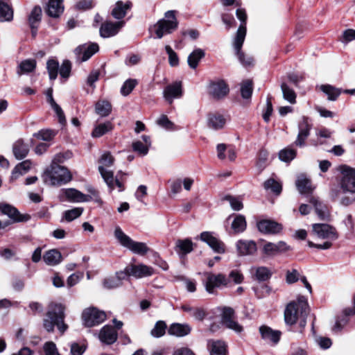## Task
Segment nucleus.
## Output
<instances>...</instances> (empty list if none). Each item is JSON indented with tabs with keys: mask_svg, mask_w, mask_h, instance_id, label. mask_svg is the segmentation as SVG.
I'll return each instance as SVG.
<instances>
[{
	"mask_svg": "<svg viewBox=\"0 0 355 355\" xmlns=\"http://www.w3.org/2000/svg\"><path fill=\"white\" fill-rule=\"evenodd\" d=\"M309 309L306 300L300 297L297 301L288 304L284 311V320L286 324L293 325L299 321L300 326L304 327Z\"/></svg>",
	"mask_w": 355,
	"mask_h": 355,
	"instance_id": "obj_1",
	"label": "nucleus"
},
{
	"mask_svg": "<svg viewBox=\"0 0 355 355\" xmlns=\"http://www.w3.org/2000/svg\"><path fill=\"white\" fill-rule=\"evenodd\" d=\"M64 311L65 307L62 304L51 302L49 305L46 318L43 321V326L47 331L52 332L55 326L62 334L67 329L68 326L64 322Z\"/></svg>",
	"mask_w": 355,
	"mask_h": 355,
	"instance_id": "obj_2",
	"label": "nucleus"
},
{
	"mask_svg": "<svg viewBox=\"0 0 355 355\" xmlns=\"http://www.w3.org/2000/svg\"><path fill=\"white\" fill-rule=\"evenodd\" d=\"M312 232L318 239L327 240L322 244H315L311 241H308L309 247L320 250L329 249L332 246V241L336 240L338 237L336 230L327 223L313 224Z\"/></svg>",
	"mask_w": 355,
	"mask_h": 355,
	"instance_id": "obj_3",
	"label": "nucleus"
},
{
	"mask_svg": "<svg viewBox=\"0 0 355 355\" xmlns=\"http://www.w3.org/2000/svg\"><path fill=\"white\" fill-rule=\"evenodd\" d=\"M71 178L69 171L58 164H52L51 169L46 170L42 175L44 183L51 186L66 184L71 181Z\"/></svg>",
	"mask_w": 355,
	"mask_h": 355,
	"instance_id": "obj_4",
	"label": "nucleus"
},
{
	"mask_svg": "<svg viewBox=\"0 0 355 355\" xmlns=\"http://www.w3.org/2000/svg\"><path fill=\"white\" fill-rule=\"evenodd\" d=\"M114 236L122 246L128 248L135 254L144 255L149 250L146 243L133 241L130 237L126 235L119 226L116 227L114 230Z\"/></svg>",
	"mask_w": 355,
	"mask_h": 355,
	"instance_id": "obj_5",
	"label": "nucleus"
},
{
	"mask_svg": "<svg viewBox=\"0 0 355 355\" xmlns=\"http://www.w3.org/2000/svg\"><path fill=\"white\" fill-rule=\"evenodd\" d=\"M178 24L175 11H167L164 18L159 20L155 25L157 37L161 39L164 35L171 33L178 28Z\"/></svg>",
	"mask_w": 355,
	"mask_h": 355,
	"instance_id": "obj_6",
	"label": "nucleus"
},
{
	"mask_svg": "<svg viewBox=\"0 0 355 355\" xmlns=\"http://www.w3.org/2000/svg\"><path fill=\"white\" fill-rule=\"evenodd\" d=\"M246 28L242 25L240 26L234 41V47L236 51V54L241 64L244 66H250L253 64V58L251 56L246 55L243 52H241V47L244 42Z\"/></svg>",
	"mask_w": 355,
	"mask_h": 355,
	"instance_id": "obj_7",
	"label": "nucleus"
},
{
	"mask_svg": "<svg viewBox=\"0 0 355 355\" xmlns=\"http://www.w3.org/2000/svg\"><path fill=\"white\" fill-rule=\"evenodd\" d=\"M82 318L85 327H92L104 322L106 319V314L104 311L92 307L84 310Z\"/></svg>",
	"mask_w": 355,
	"mask_h": 355,
	"instance_id": "obj_8",
	"label": "nucleus"
},
{
	"mask_svg": "<svg viewBox=\"0 0 355 355\" xmlns=\"http://www.w3.org/2000/svg\"><path fill=\"white\" fill-rule=\"evenodd\" d=\"M0 213L7 216L12 223L26 222L31 218L28 214H20L16 207L6 202H0Z\"/></svg>",
	"mask_w": 355,
	"mask_h": 355,
	"instance_id": "obj_9",
	"label": "nucleus"
},
{
	"mask_svg": "<svg viewBox=\"0 0 355 355\" xmlns=\"http://www.w3.org/2000/svg\"><path fill=\"white\" fill-rule=\"evenodd\" d=\"M128 276H133L136 278H144L153 275L155 273L153 268L143 263L131 264L125 267L124 270Z\"/></svg>",
	"mask_w": 355,
	"mask_h": 355,
	"instance_id": "obj_10",
	"label": "nucleus"
},
{
	"mask_svg": "<svg viewBox=\"0 0 355 355\" xmlns=\"http://www.w3.org/2000/svg\"><path fill=\"white\" fill-rule=\"evenodd\" d=\"M207 281L205 282V289L209 293H214V289L221 286H227L228 279L223 274L207 273Z\"/></svg>",
	"mask_w": 355,
	"mask_h": 355,
	"instance_id": "obj_11",
	"label": "nucleus"
},
{
	"mask_svg": "<svg viewBox=\"0 0 355 355\" xmlns=\"http://www.w3.org/2000/svg\"><path fill=\"white\" fill-rule=\"evenodd\" d=\"M221 322L228 329L236 332H241L243 327L235 320L234 311L231 307H223L221 313Z\"/></svg>",
	"mask_w": 355,
	"mask_h": 355,
	"instance_id": "obj_12",
	"label": "nucleus"
},
{
	"mask_svg": "<svg viewBox=\"0 0 355 355\" xmlns=\"http://www.w3.org/2000/svg\"><path fill=\"white\" fill-rule=\"evenodd\" d=\"M98 49L99 47L96 43L84 44L75 49L74 54L78 61L85 62L98 51Z\"/></svg>",
	"mask_w": 355,
	"mask_h": 355,
	"instance_id": "obj_13",
	"label": "nucleus"
},
{
	"mask_svg": "<svg viewBox=\"0 0 355 355\" xmlns=\"http://www.w3.org/2000/svg\"><path fill=\"white\" fill-rule=\"evenodd\" d=\"M207 89L209 94L215 99H221L229 92L228 85L223 80L210 82Z\"/></svg>",
	"mask_w": 355,
	"mask_h": 355,
	"instance_id": "obj_14",
	"label": "nucleus"
},
{
	"mask_svg": "<svg viewBox=\"0 0 355 355\" xmlns=\"http://www.w3.org/2000/svg\"><path fill=\"white\" fill-rule=\"evenodd\" d=\"M341 188L345 191L355 193V171L349 167L343 166Z\"/></svg>",
	"mask_w": 355,
	"mask_h": 355,
	"instance_id": "obj_15",
	"label": "nucleus"
},
{
	"mask_svg": "<svg viewBox=\"0 0 355 355\" xmlns=\"http://www.w3.org/2000/svg\"><path fill=\"white\" fill-rule=\"evenodd\" d=\"M200 239L206 243L214 252L217 253H224L225 245L218 239L209 232H203L200 234Z\"/></svg>",
	"mask_w": 355,
	"mask_h": 355,
	"instance_id": "obj_16",
	"label": "nucleus"
},
{
	"mask_svg": "<svg viewBox=\"0 0 355 355\" xmlns=\"http://www.w3.org/2000/svg\"><path fill=\"white\" fill-rule=\"evenodd\" d=\"M182 95V89L181 82L177 81L168 85L163 91L164 98L169 104L173 103L174 98H179Z\"/></svg>",
	"mask_w": 355,
	"mask_h": 355,
	"instance_id": "obj_17",
	"label": "nucleus"
},
{
	"mask_svg": "<svg viewBox=\"0 0 355 355\" xmlns=\"http://www.w3.org/2000/svg\"><path fill=\"white\" fill-rule=\"evenodd\" d=\"M289 250L290 247L284 241H279L276 243L268 242L263 246V253L267 257H272Z\"/></svg>",
	"mask_w": 355,
	"mask_h": 355,
	"instance_id": "obj_18",
	"label": "nucleus"
},
{
	"mask_svg": "<svg viewBox=\"0 0 355 355\" xmlns=\"http://www.w3.org/2000/svg\"><path fill=\"white\" fill-rule=\"evenodd\" d=\"M98 171L110 190H114L115 186H116L119 191H123L124 187L123 183L117 178H114L112 171L107 170L103 168V166H98Z\"/></svg>",
	"mask_w": 355,
	"mask_h": 355,
	"instance_id": "obj_19",
	"label": "nucleus"
},
{
	"mask_svg": "<svg viewBox=\"0 0 355 355\" xmlns=\"http://www.w3.org/2000/svg\"><path fill=\"white\" fill-rule=\"evenodd\" d=\"M118 338V334L114 327L110 325H105L99 331L98 338L104 344L112 345Z\"/></svg>",
	"mask_w": 355,
	"mask_h": 355,
	"instance_id": "obj_20",
	"label": "nucleus"
},
{
	"mask_svg": "<svg viewBox=\"0 0 355 355\" xmlns=\"http://www.w3.org/2000/svg\"><path fill=\"white\" fill-rule=\"evenodd\" d=\"M124 21L105 22L100 28V35L103 37H112L118 33L119 30L123 26Z\"/></svg>",
	"mask_w": 355,
	"mask_h": 355,
	"instance_id": "obj_21",
	"label": "nucleus"
},
{
	"mask_svg": "<svg viewBox=\"0 0 355 355\" xmlns=\"http://www.w3.org/2000/svg\"><path fill=\"white\" fill-rule=\"evenodd\" d=\"M62 192L67 200L69 202H89L92 199V196L85 195L80 191L73 188L64 189Z\"/></svg>",
	"mask_w": 355,
	"mask_h": 355,
	"instance_id": "obj_22",
	"label": "nucleus"
},
{
	"mask_svg": "<svg viewBox=\"0 0 355 355\" xmlns=\"http://www.w3.org/2000/svg\"><path fill=\"white\" fill-rule=\"evenodd\" d=\"M258 230L264 234H277L282 230L281 224L271 220H263L257 223Z\"/></svg>",
	"mask_w": 355,
	"mask_h": 355,
	"instance_id": "obj_23",
	"label": "nucleus"
},
{
	"mask_svg": "<svg viewBox=\"0 0 355 355\" xmlns=\"http://www.w3.org/2000/svg\"><path fill=\"white\" fill-rule=\"evenodd\" d=\"M311 125L309 124L307 119H304L299 124V132L294 142L296 146L303 147L304 146L305 141L309 135Z\"/></svg>",
	"mask_w": 355,
	"mask_h": 355,
	"instance_id": "obj_24",
	"label": "nucleus"
},
{
	"mask_svg": "<svg viewBox=\"0 0 355 355\" xmlns=\"http://www.w3.org/2000/svg\"><path fill=\"white\" fill-rule=\"evenodd\" d=\"M127 278L125 271H119L114 276L106 278L103 281V287L107 289L115 288L122 284V281Z\"/></svg>",
	"mask_w": 355,
	"mask_h": 355,
	"instance_id": "obj_25",
	"label": "nucleus"
},
{
	"mask_svg": "<svg viewBox=\"0 0 355 355\" xmlns=\"http://www.w3.org/2000/svg\"><path fill=\"white\" fill-rule=\"evenodd\" d=\"M191 331V327L188 324L173 323L168 330V333L176 337H183L189 335Z\"/></svg>",
	"mask_w": 355,
	"mask_h": 355,
	"instance_id": "obj_26",
	"label": "nucleus"
},
{
	"mask_svg": "<svg viewBox=\"0 0 355 355\" xmlns=\"http://www.w3.org/2000/svg\"><path fill=\"white\" fill-rule=\"evenodd\" d=\"M236 248L239 254L242 256L252 254L257 251L256 243L252 241L239 240Z\"/></svg>",
	"mask_w": 355,
	"mask_h": 355,
	"instance_id": "obj_27",
	"label": "nucleus"
},
{
	"mask_svg": "<svg viewBox=\"0 0 355 355\" xmlns=\"http://www.w3.org/2000/svg\"><path fill=\"white\" fill-rule=\"evenodd\" d=\"M226 121V118L218 113L209 114L207 117V124L209 128L215 130L223 128Z\"/></svg>",
	"mask_w": 355,
	"mask_h": 355,
	"instance_id": "obj_28",
	"label": "nucleus"
},
{
	"mask_svg": "<svg viewBox=\"0 0 355 355\" xmlns=\"http://www.w3.org/2000/svg\"><path fill=\"white\" fill-rule=\"evenodd\" d=\"M259 331L263 339L272 342L274 344H277L279 342L282 334L281 331L272 330L266 326H261L259 328Z\"/></svg>",
	"mask_w": 355,
	"mask_h": 355,
	"instance_id": "obj_29",
	"label": "nucleus"
},
{
	"mask_svg": "<svg viewBox=\"0 0 355 355\" xmlns=\"http://www.w3.org/2000/svg\"><path fill=\"white\" fill-rule=\"evenodd\" d=\"M62 254L57 249L49 250L43 255V260L48 266H56L62 261Z\"/></svg>",
	"mask_w": 355,
	"mask_h": 355,
	"instance_id": "obj_30",
	"label": "nucleus"
},
{
	"mask_svg": "<svg viewBox=\"0 0 355 355\" xmlns=\"http://www.w3.org/2000/svg\"><path fill=\"white\" fill-rule=\"evenodd\" d=\"M296 187L300 193L306 194L311 193L314 189L310 179L304 175H300L296 180Z\"/></svg>",
	"mask_w": 355,
	"mask_h": 355,
	"instance_id": "obj_31",
	"label": "nucleus"
},
{
	"mask_svg": "<svg viewBox=\"0 0 355 355\" xmlns=\"http://www.w3.org/2000/svg\"><path fill=\"white\" fill-rule=\"evenodd\" d=\"M205 55V52L203 49L200 48L195 49L187 58V63L189 67L192 69H196Z\"/></svg>",
	"mask_w": 355,
	"mask_h": 355,
	"instance_id": "obj_32",
	"label": "nucleus"
},
{
	"mask_svg": "<svg viewBox=\"0 0 355 355\" xmlns=\"http://www.w3.org/2000/svg\"><path fill=\"white\" fill-rule=\"evenodd\" d=\"M132 4L130 1L123 3L121 1H119L116 3L114 8L112 10V15L116 19H121L123 18L127 10L130 8Z\"/></svg>",
	"mask_w": 355,
	"mask_h": 355,
	"instance_id": "obj_33",
	"label": "nucleus"
},
{
	"mask_svg": "<svg viewBox=\"0 0 355 355\" xmlns=\"http://www.w3.org/2000/svg\"><path fill=\"white\" fill-rule=\"evenodd\" d=\"M309 202L315 207V211L318 218L321 220H326L329 218V214L327 207L323 205L315 197H311Z\"/></svg>",
	"mask_w": 355,
	"mask_h": 355,
	"instance_id": "obj_34",
	"label": "nucleus"
},
{
	"mask_svg": "<svg viewBox=\"0 0 355 355\" xmlns=\"http://www.w3.org/2000/svg\"><path fill=\"white\" fill-rule=\"evenodd\" d=\"M46 97H47V101L49 103V104L51 105L52 109L56 113V114H57V116L58 117V119H59V122L61 124H64L65 122H66V119H65L64 112H63L62 108L54 101V99L53 98V90H52V89L50 88V89H49L47 90V92H46Z\"/></svg>",
	"mask_w": 355,
	"mask_h": 355,
	"instance_id": "obj_35",
	"label": "nucleus"
},
{
	"mask_svg": "<svg viewBox=\"0 0 355 355\" xmlns=\"http://www.w3.org/2000/svg\"><path fill=\"white\" fill-rule=\"evenodd\" d=\"M12 152L17 159H22L28 155L29 148L22 140H17L13 144Z\"/></svg>",
	"mask_w": 355,
	"mask_h": 355,
	"instance_id": "obj_36",
	"label": "nucleus"
},
{
	"mask_svg": "<svg viewBox=\"0 0 355 355\" xmlns=\"http://www.w3.org/2000/svg\"><path fill=\"white\" fill-rule=\"evenodd\" d=\"M193 250V242L189 239H179L175 243V251L183 256Z\"/></svg>",
	"mask_w": 355,
	"mask_h": 355,
	"instance_id": "obj_37",
	"label": "nucleus"
},
{
	"mask_svg": "<svg viewBox=\"0 0 355 355\" xmlns=\"http://www.w3.org/2000/svg\"><path fill=\"white\" fill-rule=\"evenodd\" d=\"M181 309L188 313L191 316L198 320H202L206 316V311L202 308L193 307L189 304H183Z\"/></svg>",
	"mask_w": 355,
	"mask_h": 355,
	"instance_id": "obj_38",
	"label": "nucleus"
},
{
	"mask_svg": "<svg viewBox=\"0 0 355 355\" xmlns=\"http://www.w3.org/2000/svg\"><path fill=\"white\" fill-rule=\"evenodd\" d=\"M63 6L61 0H49L46 12L52 17H58L63 12Z\"/></svg>",
	"mask_w": 355,
	"mask_h": 355,
	"instance_id": "obj_39",
	"label": "nucleus"
},
{
	"mask_svg": "<svg viewBox=\"0 0 355 355\" xmlns=\"http://www.w3.org/2000/svg\"><path fill=\"white\" fill-rule=\"evenodd\" d=\"M31 162L28 159L18 164L12 171L11 179L16 180L20 175L27 173L31 168Z\"/></svg>",
	"mask_w": 355,
	"mask_h": 355,
	"instance_id": "obj_40",
	"label": "nucleus"
},
{
	"mask_svg": "<svg viewBox=\"0 0 355 355\" xmlns=\"http://www.w3.org/2000/svg\"><path fill=\"white\" fill-rule=\"evenodd\" d=\"M13 19V10L6 3L0 0V21H10Z\"/></svg>",
	"mask_w": 355,
	"mask_h": 355,
	"instance_id": "obj_41",
	"label": "nucleus"
},
{
	"mask_svg": "<svg viewBox=\"0 0 355 355\" xmlns=\"http://www.w3.org/2000/svg\"><path fill=\"white\" fill-rule=\"evenodd\" d=\"M251 271L254 273L257 279L259 282L266 281L270 279L272 275L270 270L265 266L253 267L251 268Z\"/></svg>",
	"mask_w": 355,
	"mask_h": 355,
	"instance_id": "obj_42",
	"label": "nucleus"
},
{
	"mask_svg": "<svg viewBox=\"0 0 355 355\" xmlns=\"http://www.w3.org/2000/svg\"><path fill=\"white\" fill-rule=\"evenodd\" d=\"M42 17V9L40 6H35L28 17V21L31 28L33 29V33L35 32L33 29L37 28L38 24L40 23Z\"/></svg>",
	"mask_w": 355,
	"mask_h": 355,
	"instance_id": "obj_43",
	"label": "nucleus"
},
{
	"mask_svg": "<svg viewBox=\"0 0 355 355\" xmlns=\"http://www.w3.org/2000/svg\"><path fill=\"white\" fill-rule=\"evenodd\" d=\"M247 227L246 220L244 216L236 215L232 223V229L234 233H241L245 230Z\"/></svg>",
	"mask_w": 355,
	"mask_h": 355,
	"instance_id": "obj_44",
	"label": "nucleus"
},
{
	"mask_svg": "<svg viewBox=\"0 0 355 355\" xmlns=\"http://www.w3.org/2000/svg\"><path fill=\"white\" fill-rule=\"evenodd\" d=\"M96 112L101 116H107L112 110L111 104L107 101H99L96 103Z\"/></svg>",
	"mask_w": 355,
	"mask_h": 355,
	"instance_id": "obj_45",
	"label": "nucleus"
},
{
	"mask_svg": "<svg viewBox=\"0 0 355 355\" xmlns=\"http://www.w3.org/2000/svg\"><path fill=\"white\" fill-rule=\"evenodd\" d=\"M83 212V208L82 207H76L69 210H67L63 214V218H62L61 222H62L64 220L67 222H71L80 216Z\"/></svg>",
	"mask_w": 355,
	"mask_h": 355,
	"instance_id": "obj_46",
	"label": "nucleus"
},
{
	"mask_svg": "<svg viewBox=\"0 0 355 355\" xmlns=\"http://www.w3.org/2000/svg\"><path fill=\"white\" fill-rule=\"evenodd\" d=\"M113 125L111 122L107 121L106 123H101L96 126L94 129L92 135L94 137H100L107 133V132L112 130Z\"/></svg>",
	"mask_w": 355,
	"mask_h": 355,
	"instance_id": "obj_47",
	"label": "nucleus"
},
{
	"mask_svg": "<svg viewBox=\"0 0 355 355\" xmlns=\"http://www.w3.org/2000/svg\"><path fill=\"white\" fill-rule=\"evenodd\" d=\"M281 89L283 94L284 98L291 104L296 102V94L293 89L289 87L286 83H283L281 85Z\"/></svg>",
	"mask_w": 355,
	"mask_h": 355,
	"instance_id": "obj_48",
	"label": "nucleus"
},
{
	"mask_svg": "<svg viewBox=\"0 0 355 355\" xmlns=\"http://www.w3.org/2000/svg\"><path fill=\"white\" fill-rule=\"evenodd\" d=\"M211 355H227L225 343L220 340L211 341Z\"/></svg>",
	"mask_w": 355,
	"mask_h": 355,
	"instance_id": "obj_49",
	"label": "nucleus"
},
{
	"mask_svg": "<svg viewBox=\"0 0 355 355\" xmlns=\"http://www.w3.org/2000/svg\"><path fill=\"white\" fill-rule=\"evenodd\" d=\"M266 190H270L272 192L278 195L282 191V184L273 178L267 180L263 184Z\"/></svg>",
	"mask_w": 355,
	"mask_h": 355,
	"instance_id": "obj_50",
	"label": "nucleus"
},
{
	"mask_svg": "<svg viewBox=\"0 0 355 355\" xmlns=\"http://www.w3.org/2000/svg\"><path fill=\"white\" fill-rule=\"evenodd\" d=\"M241 96L245 99H249L252 94V81L251 80H245L241 85Z\"/></svg>",
	"mask_w": 355,
	"mask_h": 355,
	"instance_id": "obj_51",
	"label": "nucleus"
},
{
	"mask_svg": "<svg viewBox=\"0 0 355 355\" xmlns=\"http://www.w3.org/2000/svg\"><path fill=\"white\" fill-rule=\"evenodd\" d=\"M36 67V62L35 60H26L22 61L19 66V71L18 74L21 75L23 73H29L33 71Z\"/></svg>",
	"mask_w": 355,
	"mask_h": 355,
	"instance_id": "obj_52",
	"label": "nucleus"
},
{
	"mask_svg": "<svg viewBox=\"0 0 355 355\" xmlns=\"http://www.w3.org/2000/svg\"><path fill=\"white\" fill-rule=\"evenodd\" d=\"M46 69L49 73V78L55 80L58 76L59 69V63L55 60H49L46 63Z\"/></svg>",
	"mask_w": 355,
	"mask_h": 355,
	"instance_id": "obj_53",
	"label": "nucleus"
},
{
	"mask_svg": "<svg viewBox=\"0 0 355 355\" xmlns=\"http://www.w3.org/2000/svg\"><path fill=\"white\" fill-rule=\"evenodd\" d=\"M137 83L136 79L130 78L126 80L121 88V94L124 96H128L134 89Z\"/></svg>",
	"mask_w": 355,
	"mask_h": 355,
	"instance_id": "obj_54",
	"label": "nucleus"
},
{
	"mask_svg": "<svg viewBox=\"0 0 355 355\" xmlns=\"http://www.w3.org/2000/svg\"><path fill=\"white\" fill-rule=\"evenodd\" d=\"M166 329V323L164 321L159 320L155 323L154 328L150 331V334L153 337L159 338L164 335Z\"/></svg>",
	"mask_w": 355,
	"mask_h": 355,
	"instance_id": "obj_55",
	"label": "nucleus"
},
{
	"mask_svg": "<svg viewBox=\"0 0 355 355\" xmlns=\"http://www.w3.org/2000/svg\"><path fill=\"white\" fill-rule=\"evenodd\" d=\"M296 156V151L292 148H286L279 153V159L285 162L293 160Z\"/></svg>",
	"mask_w": 355,
	"mask_h": 355,
	"instance_id": "obj_56",
	"label": "nucleus"
},
{
	"mask_svg": "<svg viewBox=\"0 0 355 355\" xmlns=\"http://www.w3.org/2000/svg\"><path fill=\"white\" fill-rule=\"evenodd\" d=\"M224 200L229 202L230 207L234 211H240L243 207L242 200L239 198L228 195L224 197Z\"/></svg>",
	"mask_w": 355,
	"mask_h": 355,
	"instance_id": "obj_57",
	"label": "nucleus"
},
{
	"mask_svg": "<svg viewBox=\"0 0 355 355\" xmlns=\"http://www.w3.org/2000/svg\"><path fill=\"white\" fill-rule=\"evenodd\" d=\"M268 158V153L266 150H261L258 154L257 167L261 171L266 167Z\"/></svg>",
	"mask_w": 355,
	"mask_h": 355,
	"instance_id": "obj_58",
	"label": "nucleus"
},
{
	"mask_svg": "<svg viewBox=\"0 0 355 355\" xmlns=\"http://www.w3.org/2000/svg\"><path fill=\"white\" fill-rule=\"evenodd\" d=\"M321 90L328 96L330 101H334L339 96L340 92L331 85H321Z\"/></svg>",
	"mask_w": 355,
	"mask_h": 355,
	"instance_id": "obj_59",
	"label": "nucleus"
},
{
	"mask_svg": "<svg viewBox=\"0 0 355 355\" xmlns=\"http://www.w3.org/2000/svg\"><path fill=\"white\" fill-rule=\"evenodd\" d=\"M114 162V158L109 152H105L99 159L100 165L98 166L109 167L111 166Z\"/></svg>",
	"mask_w": 355,
	"mask_h": 355,
	"instance_id": "obj_60",
	"label": "nucleus"
},
{
	"mask_svg": "<svg viewBox=\"0 0 355 355\" xmlns=\"http://www.w3.org/2000/svg\"><path fill=\"white\" fill-rule=\"evenodd\" d=\"M165 50L168 55V62L171 67H176L179 64V58L177 53L169 45L165 46Z\"/></svg>",
	"mask_w": 355,
	"mask_h": 355,
	"instance_id": "obj_61",
	"label": "nucleus"
},
{
	"mask_svg": "<svg viewBox=\"0 0 355 355\" xmlns=\"http://www.w3.org/2000/svg\"><path fill=\"white\" fill-rule=\"evenodd\" d=\"M56 132L51 130H42L35 135V136L43 141H51L53 139Z\"/></svg>",
	"mask_w": 355,
	"mask_h": 355,
	"instance_id": "obj_62",
	"label": "nucleus"
},
{
	"mask_svg": "<svg viewBox=\"0 0 355 355\" xmlns=\"http://www.w3.org/2000/svg\"><path fill=\"white\" fill-rule=\"evenodd\" d=\"M43 349L45 355H61L57 349L55 344L52 341L44 343Z\"/></svg>",
	"mask_w": 355,
	"mask_h": 355,
	"instance_id": "obj_63",
	"label": "nucleus"
},
{
	"mask_svg": "<svg viewBox=\"0 0 355 355\" xmlns=\"http://www.w3.org/2000/svg\"><path fill=\"white\" fill-rule=\"evenodd\" d=\"M71 65L69 60H64L59 68V73L62 78H68L70 76Z\"/></svg>",
	"mask_w": 355,
	"mask_h": 355,
	"instance_id": "obj_64",
	"label": "nucleus"
}]
</instances>
